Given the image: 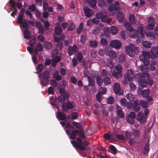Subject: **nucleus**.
Listing matches in <instances>:
<instances>
[{"mask_svg": "<svg viewBox=\"0 0 158 158\" xmlns=\"http://www.w3.org/2000/svg\"><path fill=\"white\" fill-rule=\"evenodd\" d=\"M78 134L79 137L76 139L77 141L75 140L71 141V143L73 146L77 148L82 151H84L86 149V147L88 145V142L86 141H84L83 142L81 139H85L86 137L84 134V131L82 130H78Z\"/></svg>", "mask_w": 158, "mask_h": 158, "instance_id": "f257e3e1", "label": "nucleus"}, {"mask_svg": "<svg viewBox=\"0 0 158 158\" xmlns=\"http://www.w3.org/2000/svg\"><path fill=\"white\" fill-rule=\"evenodd\" d=\"M50 75L48 71L45 70L43 73H39V77L40 78V84L43 86L47 85L49 83L48 78Z\"/></svg>", "mask_w": 158, "mask_h": 158, "instance_id": "f03ea898", "label": "nucleus"}, {"mask_svg": "<svg viewBox=\"0 0 158 158\" xmlns=\"http://www.w3.org/2000/svg\"><path fill=\"white\" fill-rule=\"evenodd\" d=\"M126 53L130 56L133 57L135 54L139 52L138 48L132 44H130L125 48Z\"/></svg>", "mask_w": 158, "mask_h": 158, "instance_id": "7ed1b4c3", "label": "nucleus"}, {"mask_svg": "<svg viewBox=\"0 0 158 158\" xmlns=\"http://www.w3.org/2000/svg\"><path fill=\"white\" fill-rule=\"evenodd\" d=\"M75 104L73 102L67 101V103L63 102L62 105V110L67 111L68 110H71L75 107Z\"/></svg>", "mask_w": 158, "mask_h": 158, "instance_id": "20e7f679", "label": "nucleus"}, {"mask_svg": "<svg viewBox=\"0 0 158 158\" xmlns=\"http://www.w3.org/2000/svg\"><path fill=\"white\" fill-rule=\"evenodd\" d=\"M122 69V67L120 65H118L116 67L112 73V75L114 77L117 79L120 78Z\"/></svg>", "mask_w": 158, "mask_h": 158, "instance_id": "39448f33", "label": "nucleus"}, {"mask_svg": "<svg viewBox=\"0 0 158 158\" xmlns=\"http://www.w3.org/2000/svg\"><path fill=\"white\" fill-rule=\"evenodd\" d=\"M136 115L135 113L131 111L129 114L127 115L126 119L128 123L132 125L134 123V119Z\"/></svg>", "mask_w": 158, "mask_h": 158, "instance_id": "423d86ee", "label": "nucleus"}, {"mask_svg": "<svg viewBox=\"0 0 158 158\" xmlns=\"http://www.w3.org/2000/svg\"><path fill=\"white\" fill-rule=\"evenodd\" d=\"M134 75L133 71L131 70H129L127 74L124 75V79L126 81H131L134 79Z\"/></svg>", "mask_w": 158, "mask_h": 158, "instance_id": "0eeeda50", "label": "nucleus"}, {"mask_svg": "<svg viewBox=\"0 0 158 158\" xmlns=\"http://www.w3.org/2000/svg\"><path fill=\"white\" fill-rule=\"evenodd\" d=\"M113 91L114 93L120 95H123V91L121 89L120 85L118 83H115L113 86Z\"/></svg>", "mask_w": 158, "mask_h": 158, "instance_id": "6e6552de", "label": "nucleus"}, {"mask_svg": "<svg viewBox=\"0 0 158 158\" xmlns=\"http://www.w3.org/2000/svg\"><path fill=\"white\" fill-rule=\"evenodd\" d=\"M119 3L117 1H116L114 4L110 5L108 8V10L109 11L112 12L113 10L117 11L119 8Z\"/></svg>", "mask_w": 158, "mask_h": 158, "instance_id": "1a4fd4ad", "label": "nucleus"}, {"mask_svg": "<svg viewBox=\"0 0 158 158\" xmlns=\"http://www.w3.org/2000/svg\"><path fill=\"white\" fill-rule=\"evenodd\" d=\"M140 108V105L139 101L136 100L133 102L132 110L135 112H138Z\"/></svg>", "mask_w": 158, "mask_h": 158, "instance_id": "9d476101", "label": "nucleus"}, {"mask_svg": "<svg viewBox=\"0 0 158 158\" xmlns=\"http://www.w3.org/2000/svg\"><path fill=\"white\" fill-rule=\"evenodd\" d=\"M77 49V47L75 45H73V46L69 45L68 46L67 51L69 56L72 55L74 53L76 52Z\"/></svg>", "mask_w": 158, "mask_h": 158, "instance_id": "9b49d317", "label": "nucleus"}, {"mask_svg": "<svg viewBox=\"0 0 158 158\" xmlns=\"http://www.w3.org/2000/svg\"><path fill=\"white\" fill-rule=\"evenodd\" d=\"M140 70L144 74H141L140 76L141 77H149V74L148 73L149 72V69L147 68V66H144L143 65H142L140 67Z\"/></svg>", "mask_w": 158, "mask_h": 158, "instance_id": "f8f14e48", "label": "nucleus"}, {"mask_svg": "<svg viewBox=\"0 0 158 158\" xmlns=\"http://www.w3.org/2000/svg\"><path fill=\"white\" fill-rule=\"evenodd\" d=\"M110 45L112 47L117 49H119L121 47V44L119 40H115L110 41Z\"/></svg>", "mask_w": 158, "mask_h": 158, "instance_id": "ddd939ff", "label": "nucleus"}, {"mask_svg": "<svg viewBox=\"0 0 158 158\" xmlns=\"http://www.w3.org/2000/svg\"><path fill=\"white\" fill-rule=\"evenodd\" d=\"M124 26L126 28V29L130 32L131 34H132V32H134V33L133 35L135 36L136 34V30L133 29L132 25L128 22H125L124 23Z\"/></svg>", "mask_w": 158, "mask_h": 158, "instance_id": "4468645a", "label": "nucleus"}, {"mask_svg": "<svg viewBox=\"0 0 158 158\" xmlns=\"http://www.w3.org/2000/svg\"><path fill=\"white\" fill-rule=\"evenodd\" d=\"M83 10L85 16L87 17H90L93 14V10L87 7H84Z\"/></svg>", "mask_w": 158, "mask_h": 158, "instance_id": "2eb2a0df", "label": "nucleus"}, {"mask_svg": "<svg viewBox=\"0 0 158 158\" xmlns=\"http://www.w3.org/2000/svg\"><path fill=\"white\" fill-rule=\"evenodd\" d=\"M143 114L142 112H139V113L137 115V120L138 121L140 122L141 123L142 122L145 123L146 122V118H145V117L143 118Z\"/></svg>", "mask_w": 158, "mask_h": 158, "instance_id": "dca6fc26", "label": "nucleus"}, {"mask_svg": "<svg viewBox=\"0 0 158 158\" xmlns=\"http://www.w3.org/2000/svg\"><path fill=\"white\" fill-rule=\"evenodd\" d=\"M140 79L139 81V85L142 87L144 88L147 86V83L146 79L144 78V77H143L139 76Z\"/></svg>", "mask_w": 158, "mask_h": 158, "instance_id": "f3484780", "label": "nucleus"}, {"mask_svg": "<svg viewBox=\"0 0 158 158\" xmlns=\"http://www.w3.org/2000/svg\"><path fill=\"white\" fill-rule=\"evenodd\" d=\"M151 53L153 58H158V48L153 47L151 50Z\"/></svg>", "mask_w": 158, "mask_h": 158, "instance_id": "a211bd4d", "label": "nucleus"}, {"mask_svg": "<svg viewBox=\"0 0 158 158\" xmlns=\"http://www.w3.org/2000/svg\"><path fill=\"white\" fill-rule=\"evenodd\" d=\"M56 116L57 118L60 120L65 121V114L61 112H58L56 114Z\"/></svg>", "mask_w": 158, "mask_h": 158, "instance_id": "6ab92c4d", "label": "nucleus"}, {"mask_svg": "<svg viewBox=\"0 0 158 158\" xmlns=\"http://www.w3.org/2000/svg\"><path fill=\"white\" fill-rule=\"evenodd\" d=\"M85 75L87 76V80L89 82L88 85L92 87H94L95 85V82L94 79L90 76H88V75Z\"/></svg>", "mask_w": 158, "mask_h": 158, "instance_id": "aec40b11", "label": "nucleus"}, {"mask_svg": "<svg viewBox=\"0 0 158 158\" xmlns=\"http://www.w3.org/2000/svg\"><path fill=\"white\" fill-rule=\"evenodd\" d=\"M96 82L98 86H101L102 85L103 81L101 76L97 75L96 76Z\"/></svg>", "mask_w": 158, "mask_h": 158, "instance_id": "412c9836", "label": "nucleus"}, {"mask_svg": "<svg viewBox=\"0 0 158 158\" xmlns=\"http://www.w3.org/2000/svg\"><path fill=\"white\" fill-rule=\"evenodd\" d=\"M78 130H73L71 131V134L70 135V138L72 139H75L77 134H78Z\"/></svg>", "mask_w": 158, "mask_h": 158, "instance_id": "4be33fe9", "label": "nucleus"}, {"mask_svg": "<svg viewBox=\"0 0 158 158\" xmlns=\"http://www.w3.org/2000/svg\"><path fill=\"white\" fill-rule=\"evenodd\" d=\"M23 35L24 38L26 39H29L31 38L30 32L28 29H25L24 30L23 32Z\"/></svg>", "mask_w": 158, "mask_h": 158, "instance_id": "5701e85b", "label": "nucleus"}, {"mask_svg": "<svg viewBox=\"0 0 158 158\" xmlns=\"http://www.w3.org/2000/svg\"><path fill=\"white\" fill-rule=\"evenodd\" d=\"M150 56V54L149 52L146 51H143L142 55H140L139 57L140 60H141V58H144V59H147V58H149Z\"/></svg>", "mask_w": 158, "mask_h": 158, "instance_id": "b1692460", "label": "nucleus"}, {"mask_svg": "<svg viewBox=\"0 0 158 158\" xmlns=\"http://www.w3.org/2000/svg\"><path fill=\"white\" fill-rule=\"evenodd\" d=\"M59 93L60 95H65L67 99H69V93L66 92L64 90V89L62 88H61L59 89Z\"/></svg>", "mask_w": 158, "mask_h": 158, "instance_id": "393cba45", "label": "nucleus"}, {"mask_svg": "<svg viewBox=\"0 0 158 158\" xmlns=\"http://www.w3.org/2000/svg\"><path fill=\"white\" fill-rule=\"evenodd\" d=\"M107 55H108L110 58L113 59L116 57L117 53L114 51L110 50L107 53Z\"/></svg>", "mask_w": 158, "mask_h": 158, "instance_id": "a878e982", "label": "nucleus"}, {"mask_svg": "<svg viewBox=\"0 0 158 158\" xmlns=\"http://www.w3.org/2000/svg\"><path fill=\"white\" fill-rule=\"evenodd\" d=\"M89 46L91 48H95L97 47L98 43L96 40H89Z\"/></svg>", "mask_w": 158, "mask_h": 158, "instance_id": "bb28decb", "label": "nucleus"}, {"mask_svg": "<svg viewBox=\"0 0 158 158\" xmlns=\"http://www.w3.org/2000/svg\"><path fill=\"white\" fill-rule=\"evenodd\" d=\"M59 72L57 71L55 72L53 74V78H55L56 80L58 81H60L62 78L61 75H59Z\"/></svg>", "mask_w": 158, "mask_h": 158, "instance_id": "cd10ccee", "label": "nucleus"}, {"mask_svg": "<svg viewBox=\"0 0 158 158\" xmlns=\"http://www.w3.org/2000/svg\"><path fill=\"white\" fill-rule=\"evenodd\" d=\"M54 34L57 35H60L62 32V29L60 26H56L55 28Z\"/></svg>", "mask_w": 158, "mask_h": 158, "instance_id": "c85d7f7f", "label": "nucleus"}, {"mask_svg": "<svg viewBox=\"0 0 158 158\" xmlns=\"http://www.w3.org/2000/svg\"><path fill=\"white\" fill-rule=\"evenodd\" d=\"M129 19L130 23L134 25L136 23L135 19L134 14L130 15L129 17Z\"/></svg>", "mask_w": 158, "mask_h": 158, "instance_id": "c756f323", "label": "nucleus"}, {"mask_svg": "<svg viewBox=\"0 0 158 158\" xmlns=\"http://www.w3.org/2000/svg\"><path fill=\"white\" fill-rule=\"evenodd\" d=\"M101 21L103 22L109 23L111 21V19L108 18V16L106 15H104L101 19Z\"/></svg>", "mask_w": 158, "mask_h": 158, "instance_id": "7c9ffc66", "label": "nucleus"}, {"mask_svg": "<svg viewBox=\"0 0 158 158\" xmlns=\"http://www.w3.org/2000/svg\"><path fill=\"white\" fill-rule=\"evenodd\" d=\"M52 46V44L50 42H46L44 43V48L47 49L49 50L51 49Z\"/></svg>", "mask_w": 158, "mask_h": 158, "instance_id": "2f4dec72", "label": "nucleus"}, {"mask_svg": "<svg viewBox=\"0 0 158 158\" xmlns=\"http://www.w3.org/2000/svg\"><path fill=\"white\" fill-rule=\"evenodd\" d=\"M150 94V90L149 89H145L142 91V95L143 98H147Z\"/></svg>", "mask_w": 158, "mask_h": 158, "instance_id": "473e14b6", "label": "nucleus"}, {"mask_svg": "<svg viewBox=\"0 0 158 158\" xmlns=\"http://www.w3.org/2000/svg\"><path fill=\"white\" fill-rule=\"evenodd\" d=\"M76 25L74 23H71L68 25L67 30L68 31H71L73 30L75 28Z\"/></svg>", "mask_w": 158, "mask_h": 158, "instance_id": "72a5a7b5", "label": "nucleus"}, {"mask_svg": "<svg viewBox=\"0 0 158 158\" xmlns=\"http://www.w3.org/2000/svg\"><path fill=\"white\" fill-rule=\"evenodd\" d=\"M117 19L120 22L123 21L124 19V15L123 13L120 12H118L117 15Z\"/></svg>", "mask_w": 158, "mask_h": 158, "instance_id": "f704fd0d", "label": "nucleus"}, {"mask_svg": "<svg viewBox=\"0 0 158 158\" xmlns=\"http://www.w3.org/2000/svg\"><path fill=\"white\" fill-rule=\"evenodd\" d=\"M118 31V29L115 26H113L111 27L110 29V32L113 34H116Z\"/></svg>", "mask_w": 158, "mask_h": 158, "instance_id": "c9c22d12", "label": "nucleus"}, {"mask_svg": "<svg viewBox=\"0 0 158 158\" xmlns=\"http://www.w3.org/2000/svg\"><path fill=\"white\" fill-rule=\"evenodd\" d=\"M103 82L105 85H107L111 83V81L110 78L108 77H106L103 78Z\"/></svg>", "mask_w": 158, "mask_h": 158, "instance_id": "e433bc0d", "label": "nucleus"}, {"mask_svg": "<svg viewBox=\"0 0 158 158\" xmlns=\"http://www.w3.org/2000/svg\"><path fill=\"white\" fill-rule=\"evenodd\" d=\"M66 97H65V95H60L58 97V100L60 103H63L65 101Z\"/></svg>", "mask_w": 158, "mask_h": 158, "instance_id": "4c0bfd02", "label": "nucleus"}, {"mask_svg": "<svg viewBox=\"0 0 158 158\" xmlns=\"http://www.w3.org/2000/svg\"><path fill=\"white\" fill-rule=\"evenodd\" d=\"M77 59L79 62H81L83 58L82 53L81 52H78L76 54Z\"/></svg>", "mask_w": 158, "mask_h": 158, "instance_id": "58836bf2", "label": "nucleus"}, {"mask_svg": "<svg viewBox=\"0 0 158 158\" xmlns=\"http://www.w3.org/2000/svg\"><path fill=\"white\" fill-rule=\"evenodd\" d=\"M43 66L44 65L41 63L39 64L36 66V69L37 72L40 73L42 71L43 69Z\"/></svg>", "mask_w": 158, "mask_h": 158, "instance_id": "ea45409f", "label": "nucleus"}, {"mask_svg": "<svg viewBox=\"0 0 158 158\" xmlns=\"http://www.w3.org/2000/svg\"><path fill=\"white\" fill-rule=\"evenodd\" d=\"M83 23H81L79 27L77 29V32L78 34H80L83 30Z\"/></svg>", "mask_w": 158, "mask_h": 158, "instance_id": "a19ab883", "label": "nucleus"}, {"mask_svg": "<svg viewBox=\"0 0 158 158\" xmlns=\"http://www.w3.org/2000/svg\"><path fill=\"white\" fill-rule=\"evenodd\" d=\"M35 48L39 51H41L43 50V48L42 44L40 43H38L37 44Z\"/></svg>", "mask_w": 158, "mask_h": 158, "instance_id": "79ce46f5", "label": "nucleus"}, {"mask_svg": "<svg viewBox=\"0 0 158 158\" xmlns=\"http://www.w3.org/2000/svg\"><path fill=\"white\" fill-rule=\"evenodd\" d=\"M140 102V105H141V106L143 108H146L148 106V102L143 101L140 100L139 101Z\"/></svg>", "mask_w": 158, "mask_h": 158, "instance_id": "37998d69", "label": "nucleus"}, {"mask_svg": "<svg viewBox=\"0 0 158 158\" xmlns=\"http://www.w3.org/2000/svg\"><path fill=\"white\" fill-rule=\"evenodd\" d=\"M36 42V37L35 36L31 38L29 41V44L31 46L33 47L35 43Z\"/></svg>", "mask_w": 158, "mask_h": 158, "instance_id": "c03bdc74", "label": "nucleus"}, {"mask_svg": "<svg viewBox=\"0 0 158 158\" xmlns=\"http://www.w3.org/2000/svg\"><path fill=\"white\" fill-rule=\"evenodd\" d=\"M133 135L135 138L138 137L140 135V132L138 130H135L133 131Z\"/></svg>", "mask_w": 158, "mask_h": 158, "instance_id": "a18cd8bd", "label": "nucleus"}, {"mask_svg": "<svg viewBox=\"0 0 158 158\" xmlns=\"http://www.w3.org/2000/svg\"><path fill=\"white\" fill-rule=\"evenodd\" d=\"M87 40L86 35L85 34L82 35L81 37L80 41L82 44H84L86 42Z\"/></svg>", "mask_w": 158, "mask_h": 158, "instance_id": "49530a36", "label": "nucleus"}, {"mask_svg": "<svg viewBox=\"0 0 158 158\" xmlns=\"http://www.w3.org/2000/svg\"><path fill=\"white\" fill-rule=\"evenodd\" d=\"M116 113L118 116L120 118H123L124 117V114L121 110H117L116 111Z\"/></svg>", "mask_w": 158, "mask_h": 158, "instance_id": "de8ad7c7", "label": "nucleus"}, {"mask_svg": "<svg viewBox=\"0 0 158 158\" xmlns=\"http://www.w3.org/2000/svg\"><path fill=\"white\" fill-rule=\"evenodd\" d=\"M28 9L30 10L31 12H35L36 10V6L33 4L30 6L28 7Z\"/></svg>", "mask_w": 158, "mask_h": 158, "instance_id": "09e8293b", "label": "nucleus"}, {"mask_svg": "<svg viewBox=\"0 0 158 158\" xmlns=\"http://www.w3.org/2000/svg\"><path fill=\"white\" fill-rule=\"evenodd\" d=\"M101 30V27L100 26H97L93 30V32L94 34H98L99 33L100 31Z\"/></svg>", "mask_w": 158, "mask_h": 158, "instance_id": "8fccbe9b", "label": "nucleus"}, {"mask_svg": "<svg viewBox=\"0 0 158 158\" xmlns=\"http://www.w3.org/2000/svg\"><path fill=\"white\" fill-rule=\"evenodd\" d=\"M149 146L148 143H147L144 146V153L146 154L149 152Z\"/></svg>", "mask_w": 158, "mask_h": 158, "instance_id": "3c124183", "label": "nucleus"}, {"mask_svg": "<svg viewBox=\"0 0 158 158\" xmlns=\"http://www.w3.org/2000/svg\"><path fill=\"white\" fill-rule=\"evenodd\" d=\"M141 61H142L145 65L144 66H147L149 64V61L148 59H144V58H142L141 59Z\"/></svg>", "mask_w": 158, "mask_h": 158, "instance_id": "603ef678", "label": "nucleus"}, {"mask_svg": "<svg viewBox=\"0 0 158 158\" xmlns=\"http://www.w3.org/2000/svg\"><path fill=\"white\" fill-rule=\"evenodd\" d=\"M118 60L119 62L121 63L124 61L125 60V55L123 54H121L120 55Z\"/></svg>", "mask_w": 158, "mask_h": 158, "instance_id": "864d4df0", "label": "nucleus"}, {"mask_svg": "<svg viewBox=\"0 0 158 158\" xmlns=\"http://www.w3.org/2000/svg\"><path fill=\"white\" fill-rule=\"evenodd\" d=\"M151 44H150L148 42L145 41L142 43V45L145 47L147 48H151Z\"/></svg>", "mask_w": 158, "mask_h": 158, "instance_id": "5fc2aeb1", "label": "nucleus"}, {"mask_svg": "<svg viewBox=\"0 0 158 158\" xmlns=\"http://www.w3.org/2000/svg\"><path fill=\"white\" fill-rule=\"evenodd\" d=\"M99 90L100 91L99 92H101V94H104L106 93L107 89L104 87H101L99 88Z\"/></svg>", "mask_w": 158, "mask_h": 158, "instance_id": "6e6d98bb", "label": "nucleus"}, {"mask_svg": "<svg viewBox=\"0 0 158 158\" xmlns=\"http://www.w3.org/2000/svg\"><path fill=\"white\" fill-rule=\"evenodd\" d=\"M127 99L131 101H132L134 99V96L131 93L127 94L126 96Z\"/></svg>", "mask_w": 158, "mask_h": 158, "instance_id": "4d7b16f0", "label": "nucleus"}, {"mask_svg": "<svg viewBox=\"0 0 158 158\" xmlns=\"http://www.w3.org/2000/svg\"><path fill=\"white\" fill-rule=\"evenodd\" d=\"M146 35L147 36H148L150 37V39L151 40H152L154 39L155 38V35L153 34L152 32H148L146 34Z\"/></svg>", "mask_w": 158, "mask_h": 158, "instance_id": "13d9d810", "label": "nucleus"}, {"mask_svg": "<svg viewBox=\"0 0 158 158\" xmlns=\"http://www.w3.org/2000/svg\"><path fill=\"white\" fill-rule=\"evenodd\" d=\"M38 33L40 34H42L44 31V27L42 25L39 26L38 28Z\"/></svg>", "mask_w": 158, "mask_h": 158, "instance_id": "bf43d9fd", "label": "nucleus"}, {"mask_svg": "<svg viewBox=\"0 0 158 158\" xmlns=\"http://www.w3.org/2000/svg\"><path fill=\"white\" fill-rule=\"evenodd\" d=\"M101 92H98L96 95V98L97 101L100 102L101 101L102 98H101Z\"/></svg>", "mask_w": 158, "mask_h": 158, "instance_id": "052dcab7", "label": "nucleus"}, {"mask_svg": "<svg viewBox=\"0 0 158 158\" xmlns=\"http://www.w3.org/2000/svg\"><path fill=\"white\" fill-rule=\"evenodd\" d=\"M50 84L51 85L55 87H56L57 86V82L54 79H51L50 81Z\"/></svg>", "mask_w": 158, "mask_h": 158, "instance_id": "680f3d73", "label": "nucleus"}, {"mask_svg": "<svg viewBox=\"0 0 158 158\" xmlns=\"http://www.w3.org/2000/svg\"><path fill=\"white\" fill-rule=\"evenodd\" d=\"M132 133L130 131H126L125 132V135L127 139L131 138Z\"/></svg>", "mask_w": 158, "mask_h": 158, "instance_id": "e2e57ef3", "label": "nucleus"}, {"mask_svg": "<svg viewBox=\"0 0 158 158\" xmlns=\"http://www.w3.org/2000/svg\"><path fill=\"white\" fill-rule=\"evenodd\" d=\"M71 115L72 119H76L78 117V114L76 112H72L71 113Z\"/></svg>", "mask_w": 158, "mask_h": 158, "instance_id": "0e129e2a", "label": "nucleus"}, {"mask_svg": "<svg viewBox=\"0 0 158 158\" xmlns=\"http://www.w3.org/2000/svg\"><path fill=\"white\" fill-rule=\"evenodd\" d=\"M63 47V44L62 42L57 43L56 44V47L60 51L61 50Z\"/></svg>", "mask_w": 158, "mask_h": 158, "instance_id": "69168bd1", "label": "nucleus"}, {"mask_svg": "<svg viewBox=\"0 0 158 158\" xmlns=\"http://www.w3.org/2000/svg\"><path fill=\"white\" fill-rule=\"evenodd\" d=\"M121 104L123 106H126L127 105V101L124 98H121L120 101Z\"/></svg>", "mask_w": 158, "mask_h": 158, "instance_id": "338daca9", "label": "nucleus"}, {"mask_svg": "<svg viewBox=\"0 0 158 158\" xmlns=\"http://www.w3.org/2000/svg\"><path fill=\"white\" fill-rule=\"evenodd\" d=\"M114 101V99L113 97H110L108 98L107 100V102L108 104H112Z\"/></svg>", "mask_w": 158, "mask_h": 158, "instance_id": "774afa93", "label": "nucleus"}]
</instances>
